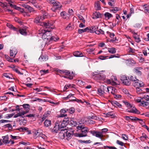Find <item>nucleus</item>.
I'll use <instances>...</instances> for the list:
<instances>
[{"label":"nucleus","mask_w":149,"mask_h":149,"mask_svg":"<svg viewBox=\"0 0 149 149\" xmlns=\"http://www.w3.org/2000/svg\"><path fill=\"white\" fill-rule=\"evenodd\" d=\"M57 121L59 123V126L61 129V132L59 134L60 137L62 139L66 138L68 140L70 139L74 134L73 130L72 129L68 130L66 128L63 129L66 127L67 125L66 123H65L64 121H61L58 120Z\"/></svg>","instance_id":"nucleus-1"},{"label":"nucleus","mask_w":149,"mask_h":149,"mask_svg":"<svg viewBox=\"0 0 149 149\" xmlns=\"http://www.w3.org/2000/svg\"><path fill=\"white\" fill-rule=\"evenodd\" d=\"M47 1L52 5L51 8L53 12H56L57 10L60 11L61 9L62 6L61 4L56 1L55 0H47Z\"/></svg>","instance_id":"nucleus-2"},{"label":"nucleus","mask_w":149,"mask_h":149,"mask_svg":"<svg viewBox=\"0 0 149 149\" xmlns=\"http://www.w3.org/2000/svg\"><path fill=\"white\" fill-rule=\"evenodd\" d=\"M77 127L78 129L81 130V133L78 134V136L83 137L87 136L88 129V128L85 127L82 125H79L77 126Z\"/></svg>","instance_id":"nucleus-3"},{"label":"nucleus","mask_w":149,"mask_h":149,"mask_svg":"<svg viewBox=\"0 0 149 149\" xmlns=\"http://www.w3.org/2000/svg\"><path fill=\"white\" fill-rule=\"evenodd\" d=\"M120 80L123 83L127 86L130 85L131 84V81L129 77L127 78L126 76L122 75L120 76Z\"/></svg>","instance_id":"nucleus-4"},{"label":"nucleus","mask_w":149,"mask_h":149,"mask_svg":"<svg viewBox=\"0 0 149 149\" xmlns=\"http://www.w3.org/2000/svg\"><path fill=\"white\" fill-rule=\"evenodd\" d=\"M108 87L104 86H101L97 89V93L100 95L102 96L105 93V91H109Z\"/></svg>","instance_id":"nucleus-5"},{"label":"nucleus","mask_w":149,"mask_h":149,"mask_svg":"<svg viewBox=\"0 0 149 149\" xmlns=\"http://www.w3.org/2000/svg\"><path fill=\"white\" fill-rule=\"evenodd\" d=\"M40 25L41 26H44L46 28H48L47 30H45V32L46 33L47 32H49L52 29V28H50V27L52 26L51 23L49 22V21H47L45 22H42V23L40 24Z\"/></svg>","instance_id":"nucleus-6"},{"label":"nucleus","mask_w":149,"mask_h":149,"mask_svg":"<svg viewBox=\"0 0 149 149\" xmlns=\"http://www.w3.org/2000/svg\"><path fill=\"white\" fill-rule=\"evenodd\" d=\"M130 32L133 34V37L134 38L135 41L137 42H139L141 41L140 38L137 33H136L133 30H131Z\"/></svg>","instance_id":"nucleus-7"},{"label":"nucleus","mask_w":149,"mask_h":149,"mask_svg":"<svg viewBox=\"0 0 149 149\" xmlns=\"http://www.w3.org/2000/svg\"><path fill=\"white\" fill-rule=\"evenodd\" d=\"M59 130L61 131L60 127L59 126V123L56 121L54 127L51 129V131L53 133L55 134L57 133Z\"/></svg>","instance_id":"nucleus-8"},{"label":"nucleus","mask_w":149,"mask_h":149,"mask_svg":"<svg viewBox=\"0 0 149 149\" xmlns=\"http://www.w3.org/2000/svg\"><path fill=\"white\" fill-rule=\"evenodd\" d=\"M132 84L136 88L140 87L143 86L144 84L141 81H139L138 79L136 80L135 82H134Z\"/></svg>","instance_id":"nucleus-9"},{"label":"nucleus","mask_w":149,"mask_h":149,"mask_svg":"<svg viewBox=\"0 0 149 149\" xmlns=\"http://www.w3.org/2000/svg\"><path fill=\"white\" fill-rule=\"evenodd\" d=\"M45 19L44 15L42 16H38L34 19V22L40 25V23H42L41 22Z\"/></svg>","instance_id":"nucleus-10"},{"label":"nucleus","mask_w":149,"mask_h":149,"mask_svg":"<svg viewBox=\"0 0 149 149\" xmlns=\"http://www.w3.org/2000/svg\"><path fill=\"white\" fill-rule=\"evenodd\" d=\"M65 73H64V75H66L68 76V77L65 76H63V77L65 78H68L71 79L73 78V76L72 75V74L73 73V72H72L71 73L69 71L65 70ZM62 77H63V76H62Z\"/></svg>","instance_id":"nucleus-11"},{"label":"nucleus","mask_w":149,"mask_h":149,"mask_svg":"<svg viewBox=\"0 0 149 149\" xmlns=\"http://www.w3.org/2000/svg\"><path fill=\"white\" fill-rule=\"evenodd\" d=\"M103 15V14H100L98 12H96L93 13V18L94 19L102 18Z\"/></svg>","instance_id":"nucleus-12"},{"label":"nucleus","mask_w":149,"mask_h":149,"mask_svg":"<svg viewBox=\"0 0 149 149\" xmlns=\"http://www.w3.org/2000/svg\"><path fill=\"white\" fill-rule=\"evenodd\" d=\"M28 111H22L21 112L17 113L15 114L14 116L15 118H17L19 116H20L22 118H24V115L27 113Z\"/></svg>","instance_id":"nucleus-13"},{"label":"nucleus","mask_w":149,"mask_h":149,"mask_svg":"<svg viewBox=\"0 0 149 149\" xmlns=\"http://www.w3.org/2000/svg\"><path fill=\"white\" fill-rule=\"evenodd\" d=\"M105 76L103 74L100 73L98 75H97L95 79L96 80H104L105 78Z\"/></svg>","instance_id":"nucleus-14"},{"label":"nucleus","mask_w":149,"mask_h":149,"mask_svg":"<svg viewBox=\"0 0 149 149\" xmlns=\"http://www.w3.org/2000/svg\"><path fill=\"white\" fill-rule=\"evenodd\" d=\"M73 55L77 57H83L84 55L83 53L79 51H76L73 52Z\"/></svg>","instance_id":"nucleus-15"},{"label":"nucleus","mask_w":149,"mask_h":149,"mask_svg":"<svg viewBox=\"0 0 149 149\" xmlns=\"http://www.w3.org/2000/svg\"><path fill=\"white\" fill-rule=\"evenodd\" d=\"M109 91H107L108 92H109L110 91H111V93L113 94V96L116 94V89L112 87H108Z\"/></svg>","instance_id":"nucleus-16"},{"label":"nucleus","mask_w":149,"mask_h":149,"mask_svg":"<svg viewBox=\"0 0 149 149\" xmlns=\"http://www.w3.org/2000/svg\"><path fill=\"white\" fill-rule=\"evenodd\" d=\"M67 111V109H64L61 110L60 111V114L59 115L60 117H65L67 116V114L65 113Z\"/></svg>","instance_id":"nucleus-17"},{"label":"nucleus","mask_w":149,"mask_h":149,"mask_svg":"<svg viewBox=\"0 0 149 149\" xmlns=\"http://www.w3.org/2000/svg\"><path fill=\"white\" fill-rule=\"evenodd\" d=\"M17 52L15 49H13L10 50V56L11 57H14L15 56Z\"/></svg>","instance_id":"nucleus-18"},{"label":"nucleus","mask_w":149,"mask_h":149,"mask_svg":"<svg viewBox=\"0 0 149 149\" xmlns=\"http://www.w3.org/2000/svg\"><path fill=\"white\" fill-rule=\"evenodd\" d=\"M111 104L115 107H118L119 108L121 107V105L115 101H111Z\"/></svg>","instance_id":"nucleus-19"},{"label":"nucleus","mask_w":149,"mask_h":149,"mask_svg":"<svg viewBox=\"0 0 149 149\" xmlns=\"http://www.w3.org/2000/svg\"><path fill=\"white\" fill-rule=\"evenodd\" d=\"M100 4V2L99 1H97L95 2V6L96 10H99L101 9V8Z\"/></svg>","instance_id":"nucleus-20"},{"label":"nucleus","mask_w":149,"mask_h":149,"mask_svg":"<svg viewBox=\"0 0 149 149\" xmlns=\"http://www.w3.org/2000/svg\"><path fill=\"white\" fill-rule=\"evenodd\" d=\"M18 31H19L20 33L22 35L25 36L27 35V33L25 28H24L19 29Z\"/></svg>","instance_id":"nucleus-21"},{"label":"nucleus","mask_w":149,"mask_h":149,"mask_svg":"<svg viewBox=\"0 0 149 149\" xmlns=\"http://www.w3.org/2000/svg\"><path fill=\"white\" fill-rule=\"evenodd\" d=\"M142 68L141 67H138L137 68L134 69V71L136 74L141 75L142 74V73L140 70H142Z\"/></svg>","instance_id":"nucleus-22"},{"label":"nucleus","mask_w":149,"mask_h":149,"mask_svg":"<svg viewBox=\"0 0 149 149\" xmlns=\"http://www.w3.org/2000/svg\"><path fill=\"white\" fill-rule=\"evenodd\" d=\"M68 123L71 125L72 126H75L77 125V123L76 121H75L73 119H71L69 122Z\"/></svg>","instance_id":"nucleus-23"},{"label":"nucleus","mask_w":149,"mask_h":149,"mask_svg":"<svg viewBox=\"0 0 149 149\" xmlns=\"http://www.w3.org/2000/svg\"><path fill=\"white\" fill-rule=\"evenodd\" d=\"M3 142L6 144L8 143L9 142L8 141V135H6L3 137Z\"/></svg>","instance_id":"nucleus-24"},{"label":"nucleus","mask_w":149,"mask_h":149,"mask_svg":"<svg viewBox=\"0 0 149 149\" xmlns=\"http://www.w3.org/2000/svg\"><path fill=\"white\" fill-rule=\"evenodd\" d=\"M50 111H48L46 112L43 115V117L42 118V121H43L45 118L49 115L50 113Z\"/></svg>","instance_id":"nucleus-25"},{"label":"nucleus","mask_w":149,"mask_h":149,"mask_svg":"<svg viewBox=\"0 0 149 149\" xmlns=\"http://www.w3.org/2000/svg\"><path fill=\"white\" fill-rule=\"evenodd\" d=\"M44 126L45 127H47L49 126H50L51 125V121L50 120H47L46 119L44 123Z\"/></svg>","instance_id":"nucleus-26"},{"label":"nucleus","mask_w":149,"mask_h":149,"mask_svg":"<svg viewBox=\"0 0 149 149\" xmlns=\"http://www.w3.org/2000/svg\"><path fill=\"white\" fill-rule=\"evenodd\" d=\"M48 59L47 57L46 56L41 55L39 58V60L40 61H46Z\"/></svg>","instance_id":"nucleus-27"},{"label":"nucleus","mask_w":149,"mask_h":149,"mask_svg":"<svg viewBox=\"0 0 149 149\" xmlns=\"http://www.w3.org/2000/svg\"><path fill=\"white\" fill-rule=\"evenodd\" d=\"M105 17V19H108L111 17H113V15L111 13H106L104 15Z\"/></svg>","instance_id":"nucleus-28"},{"label":"nucleus","mask_w":149,"mask_h":149,"mask_svg":"<svg viewBox=\"0 0 149 149\" xmlns=\"http://www.w3.org/2000/svg\"><path fill=\"white\" fill-rule=\"evenodd\" d=\"M23 107L26 110V111H28L27 113H28L30 109L29 105L28 104H24L23 105Z\"/></svg>","instance_id":"nucleus-29"},{"label":"nucleus","mask_w":149,"mask_h":149,"mask_svg":"<svg viewBox=\"0 0 149 149\" xmlns=\"http://www.w3.org/2000/svg\"><path fill=\"white\" fill-rule=\"evenodd\" d=\"M140 105L144 107H145L149 105V103L148 102H145L143 100H142V103H140Z\"/></svg>","instance_id":"nucleus-30"},{"label":"nucleus","mask_w":149,"mask_h":149,"mask_svg":"<svg viewBox=\"0 0 149 149\" xmlns=\"http://www.w3.org/2000/svg\"><path fill=\"white\" fill-rule=\"evenodd\" d=\"M95 136L97 137L100 138L101 137H102L103 136V135L101 132L97 131Z\"/></svg>","instance_id":"nucleus-31"},{"label":"nucleus","mask_w":149,"mask_h":149,"mask_svg":"<svg viewBox=\"0 0 149 149\" xmlns=\"http://www.w3.org/2000/svg\"><path fill=\"white\" fill-rule=\"evenodd\" d=\"M95 32L96 34L98 35L104 34V31L101 29H100L99 30H96Z\"/></svg>","instance_id":"nucleus-32"},{"label":"nucleus","mask_w":149,"mask_h":149,"mask_svg":"<svg viewBox=\"0 0 149 149\" xmlns=\"http://www.w3.org/2000/svg\"><path fill=\"white\" fill-rule=\"evenodd\" d=\"M27 9L29 11L30 13H36V11L30 6L28 7Z\"/></svg>","instance_id":"nucleus-33"},{"label":"nucleus","mask_w":149,"mask_h":149,"mask_svg":"<svg viewBox=\"0 0 149 149\" xmlns=\"http://www.w3.org/2000/svg\"><path fill=\"white\" fill-rule=\"evenodd\" d=\"M108 52L112 54L115 53L116 52V49L114 48H109L108 49Z\"/></svg>","instance_id":"nucleus-34"},{"label":"nucleus","mask_w":149,"mask_h":149,"mask_svg":"<svg viewBox=\"0 0 149 149\" xmlns=\"http://www.w3.org/2000/svg\"><path fill=\"white\" fill-rule=\"evenodd\" d=\"M96 29V28L95 26H93L91 27H90V32L93 33L95 32Z\"/></svg>","instance_id":"nucleus-35"},{"label":"nucleus","mask_w":149,"mask_h":149,"mask_svg":"<svg viewBox=\"0 0 149 149\" xmlns=\"http://www.w3.org/2000/svg\"><path fill=\"white\" fill-rule=\"evenodd\" d=\"M147 136L144 133H143L142 136L140 137V139L141 141H143L145 140L147 137Z\"/></svg>","instance_id":"nucleus-36"},{"label":"nucleus","mask_w":149,"mask_h":149,"mask_svg":"<svg viewBox=\"0 0 149 149\" xmlns=\"http://www.w3.org/2000/svg\"><path fill=\"white\" fill-rule=\"evenodd\" d=\"M67 111H68L70 114H72L75 111V109L74 108L72 107L69 109H67Z\"/></svg>","instance_id":"nucleus-37"},{"label":"nucleus","mask_w":149,"mask_h":149,"mask_svg":"<svg viewBox=\"0 0 149 149\" xmlns=\"http://www.w3.org/2000/svg\"><path fill=\"white\" fill-rule=\"evenodd\" d=\"M50 39L51 40H53L54 41H56L58 40L59 38L57 36L56 37L52 36L50 38Z\"/></svg>","instance_id":"nucleus-38"},{"label":"nucleus","mask_w":149,"mask_h":149,"mask_svg":"<svg viewBox=\"0 0 149 149\" xmlns=\"http://www.w3.org/2000/svg\"><path fill=\"white\" fill-rule=\"evenodd\" d=\"M61 16L63 18L66 19V13L65 11H63L61 13Z\"/></svg>","instance_id":"nucleus-39"},{"label":"nucleus","mask_w":149,"mask_h":149,"mask_svg":"<svg viewBox=\"0 0 149 149\" xmlns=\"http://www.w3.org/2000/svg\"><path fill=\"white\" fill-rule=\"evenodd\" d=\"M72 97L74 98V99H72V100H70L71 101H76L77 102L79 103H83V102L81 100H79V99H76V98L74 97Z\"/></svg>","instance_id":"nucleus-40"},{"label":"nucleus","mask_w":149,"mask_h":149,"mask_svg":"<svg viewBox=\"0 0 149 149\" xmlns=\"http://www.w3.org/2000/svg\"><path fill=\"white\" fill-rule=\"evenodd\" d=\"M136 92L138 94H140L142 93V90L139 88V87L136 88Z\"/></svg>","instance_id":"nucleus-41"},{"label":"nucleus","mask_w":149,"mask_h":149,"mask_svg":"<svg viewBox=\"0 0 149 149\" xmlns=\"http://www.w3.org/2000/svg\"><path fill=\"white\" fill-rule=\"evenodd\" d=\"M123 102L124 103L125 105L128 107L132 108V106L131 105L130 103H129L128 102L123 101Z\"/></svg>","instance_id":"nucleus-42"},{"label":"nucleus","mask_w":149,"mask_h":149,"mask_svg":"<svg viewBox=\"0 0 149 149\" xmlns=\"http://www.w3.org/2000/svg\"><path fill=\"white\" fill-rule=\"evenodd\" d=\"M133 113L136 114H139L140 113V112L134 107H133Z\"/></svg>","instance_id":"nucleus-43"},{"label":"nucleus","mask_w":149,"mask_h":149,"mask_svg":"<svg viewBox=\"0 0 149 149\" xmlns=\"http://www.w3.org/2000/svg\"><path fill=\"white\" fill-rule=\"evenodd\" d=\"M14 115L13 113H11L9 114H7L4 116V118H11Z\"/></svg>","instance_id":"nucleus-44"},{"label":"nucleus","mask_w":149,"mask_h":149,"mask_svg":"<svg viewBox=\"0 0 149 149\" xmlns=\"http://www.w3.org/2000/svg\"><path fill=\"white\" fill-rule=\"evenodd\" d=\"M113 96L116 99L121 98L122 97L120 95L117 94V93L115 94Z\"/></svg>","instance_id":"nucleus-45"},{"label":"nucleus","mask_w":149,"mask_h":149,"mask_svg":"<svg viewBox=\"0 0 149 149\" xmlns=\"http://www.w3.org/2000/svg\"><path fill=\"white\" fill-rule=\"evenodd\" d=\"M79 19L80 20H81L82 22L84 23H85V20L83 17L81 15H79L78 16Z\"/></svg>","instance_id":"nucleus-46"},{"label":"nucleus","mask_w":149,"mask_h":149,"mask_svg":"<svg viewBox=\"0 0 149 149\" xmlns=\"http://www.w3.org/2000/svg\"><path fill=\"white\" fill-rule=\"evenodd\" d=\"M130 78V80H131L132 81H133L134 82H135V81H136V80H138L135 76L134 77L133 76H131Z\"/></svg>","instance_id":"nucleus-47"},{"label":"nucleus","mask_w":149,"mask_h":149,"mask_svg":"<svg viewBox=\"0 0 149 149\" xmlns=\"http://www.w3.org/2000/svg\"><path fill=\"white\" fill-rule=\"evenodd\" d=\"M108 83H111V84L113 85H115L117 84V83L116 82L113 81V80H109L108 81Z\"/></svg>","instance_id":"nucleus-48"},{"label":"nucleus","mask_w":149,"mask_h":149,"mask_svg":"<svg viewBox=\"0 0 149 149\" xmlns=\"http://www.w3.org/2000/svg\"><path fill=\"white\" fill-rule=\"evenodd\" d=\"M5 126L7 127H8L9 130H11L12 129V125L10 124H8L6 125Z\"/></svg>","instance_id":"nucleus-49"},{"label":"nucleus","mask_w":149,"mask_h":149,"mask_svg":"<svg viewBox=\"0 0 149 149\" xmlns=\"http://www.w3.org/2000/svg\"><path fill=\"white\" fill-rule=\"evenodd\" d=\"M28 128L27 127H23L19 128L18 130H19L20 131H23L24 132V131H25L26 130H28Z\"/></svg>","instance_id":"nucleus-50"},{"label":"nucleus","mask_w":149,"mask_h":149,"mask_svg":"<svg viewBox=\"0 0 149 149\" xmlns=\"http://www.w3.org/2000/svg\"><path fill=\"white\" fill-rule=\"evenodd\" d=\"M122 138L125 140H127L128 139V137L126 134H122Z\"/></svg>","instance_id":"nucleus-51"},{"label":"nucleus","mask_w":149,"mask_h":149,"mask_svg":"<svg viewBox=\"0 0 149 149\" xmlns=\"http://www.w3.org/2000/svg\"><path fill=\"white\" fill-rule=\"evenodd\" d=\"M66 28L67 30H71L72 29V27L71 26V25L70 24H69L66 27Z\"/></svg>","instance_id":"nucleus-52"},{"label":"nucleus","mask_w":149,"mask_h":149,"mask_svg":"<svg viewBox=\"0 0 149 149\" xmlns=\"http://www.w3.org/2000/svg\"><path fill=\"white\" fill-rule=\"evenodd\" d=\"M142 99H144L145 100L147 101H149V96L148 95L144 96L143 97L141 98Z\"/></svg>","instance_id":"nucleus-53"},{"label":"nucleus","mask_w":149,"mask_h":149,"mask_svg":"<svg viewBox=\"0 0 149 149\" xmlns=\"http://www.w3.org/2000/svg\"><path fill=\"white\" fill-rule=\"evenodd\" d=\"M49 70H41L40 71V72L42 73V74H46L48 72Z\"/></svg>","instance_id":"nucleus-54"},{"label":"nucleus","mask_w":149,"mask_h":149,"mask_svg":"<svg viewBox=\"0 0 149 149\" xmlns=\"http://www.w3.org/2000/svg\"><path fill=\"white\" fill-rule=\"evenodd\" d=\"M5 57L7 59V60L10 62H12V59L10 58V57L8 56L7 55H5Z\"/></svg>","instance_id":"nucleus-55"},{"label":"nucleus","mask_w":149,"mask_h":149,"mask_svg":"<svg viewBox=\"0 0 149 149\" xmlns=\"http://www.w3.org/2000/svg\"><path fill=\"white\" fill-rule=\"evenodd\" d=\"M144 12L146 14H149V8L148 7H146L144 8Z\"/></svg>","instance_id":"nucleus-56"},{"label":"nucleus","mask_w":149,"mask_h":149,"mask_svg":"<svg viewBox=\"0 0 149 149\" xmlns=\"http://www.w3.org/2000/svg\"><path fill=\"white\" fill-rule=\"evenodd\" d=\"M130 117L132 118H131V119L132 121H136L137 120H139V118L136 117H133L132 116H130Z\"/></svg>","instance_id":"nucleus-57"},{"label":"nucleus","mask_w":149,"mask_h":149,"mask_svg":"<svg viewBox=\"0 0 149 149\" xmlns=\"http://www.w3.org/2000/svg\"><path fill=\"white\" fill-rule=\"evenodd\" d=\"M116 143L122 146H123L124 145V143L121 141H119V140H117L116 141Z\"/></svg>","instance_id":"nucleus-58"},{"label":"nucleus","mask_w":149,"mask_h":149,"mask_svg":"<svg viewBox=\"0 0 149 149\" xmlns=\"http://www.w3.org/2000/svg\"><path fill=\"white\" fill-rule=\"evenodd\" d=\"M99 74L100 73H99L98 72H93L92 75V76L94 77V78L95 79L97 75Z\"/></svg>","instance_id":"nucleus-59"},{"label":"nucleus","mask_w":149,"mask_h":149,"mask_svg":"<svg viewBox=\"0 0 149 149\" xmlns=\"http://www.w3.org/2000/svg\"><path fill=\"white\" fill-rule=\"evenodd\" d=\"M38 133L39 132H38V131H35V133L34 134V137L35 139H36V138L37 137V136L39 135V134H38Z\"/></svg>","instance_id":"nucleus-60"},{"label":"nucleus","mask_w":149,"mask_h":149,"mask_svg":"<svg viewBox=\"0 0 149 149\" xmlns=\"http://www.w3.org/2000/svg\"><path fill=\"white\" fill-rule=\"evenodd\" d=\"M120 8L116 7L112 10V11L114 13H116L117 11H118L120 10Z\"/></svg>","instance_id":"nucleus-61"},{"label":"nucleus","mask_w":149,"mask_h":149,"mask_svg":"<svg viewBox=\"0 0 149 149\" xmlns=\"http://www.w3.org/2000/svg\"><path fill=\"white\" fill-rule=\"evenodd\" d=\"M10 121L8 120H5L3 119H2L0 120V123H7V122H10Z\"/></svg>","instance_id":"nucleus-62"},{"label":"nucleus","mask_w":149,"mask_h":149,"mask_svg":"<svg viewBox=\"0 0 149 149\" xmlns=\"http://www.w3.org/2000/svg\"><path fill=\"white\" fill-rule=\"evenodd\" d=\"M74 95V94H70L68 96H67V97H65L64 98H65V100H66V99L68 98H71V97H74L73 95Z\"/></svg>","instance_id":"nucleus-63"},{"label":"nucleus","mask_w":149,"mask_h":149,"mask_svg":"<svg viewBox=\"0 0 149 149\" xmlns=\"http://www.w3.org/2000/svg\"><path fill=\"white\" fill-rule=\"evenodd\" d=\"M141 24L137 23L134 25V27L135 28H139L141 27Z\"/></svg>","instance_id":"nucleus-64"}]
</instances>
